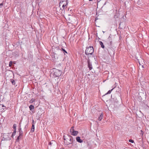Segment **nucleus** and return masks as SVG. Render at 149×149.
I'll list each match as a JSON object with an SVG mask.
<instances>
[{
	"label": "nucleus",
	"mask_w": 149,
	"mask_h": 149,
	"mask_svg": "<svg viewBox=\"0 0 149 149\" xmlns=\"http://www.w3.org/2000/svg\"><path fill=\"white\" fill-rule=\"evenodd\" d=\"M68 4V0H61L59 3V6L61 10H63L67 7Z\"/></svg>",
	"instance_id": "nucleus-1"
},
{
	"label": "nucleus",
	"mask_w": 149,
	"mask_h": 149,
	"mask_svg": "<svg viewBox=\"0 0 149 149\" xmlns=\"http://www.w3.org/2000/svg\"><path fill=\"white\" fill-rule=\"evenodd\" d=\"M93 47H89L87 48L85 51L86 55L92 54L93 52Z\"/></svg>",
	"instance_id": "nucleus-2"
},
{
	"label": "nucleus",
	"mask_w": 149,
	"mask_h": 149,
	"mask_svg": "<svg viewBox=\"0 0 149 149\" xmlns=\"http://www.w3.org/2000/svg\"><path fill=\"white\" fill-rule=\"evenodd\" d=\"M54 74L55 77H58L61 75L62 72L58 70L55 69Z\"/></svg>",
	"instance_id": "nucleus-3"
},
{
	"label": "nucleus",
	"mask_w": 149,
	"mask_h": 149,
	"mask_svg": "<svg viewBox=\"0 0 149 149\" xmlns=\"http://www.w3.org/2000/svg\"><path fill=\"white\" fill-rule=\"evenodd\" d=\"M70 132L72 133V134L74 136H76L78 133V132L74 130L73 127H72L70 130Z\"/></svg>",
	"instance_id": "nucleus-4"
},
{
	"label": "nucleus",
	"mask_w": 149,
	"mask_h": 149,
	"mask_svg": "<svg viewBox=\"0 0 149 149\" xmlns=\"http://www.w3.org/2000/svg\"><path fill=\"white\" fill-rule=\"evenodd\" d=\"M64 142L66 143L67 145L71 144L72 142V141L71 140V138L70 137L68 139H64Z\"/></svg>",
	"instance_id": "nucleus-5"
},
{
	"label": "nucleus",
	"mask_w": 149,
	"mask_h": 149,
	"mask_svg": "<svg viewBox=\"0 0 149 149\" xmlns=\"http://www.w3.org/2000/svg\"><path fill=\"white\" fill-rule=\"evenodd\" d=\"M6 107L3 105H0V111L1 112H3L6 109Z\"/></svg>",
	"instance_id": "nucleus-6"
},
{
	"label": "nucleus",
	"mask_w": 149,
	"mask_h": 149,
	"mask_svg": "<svg viewBox=\"0 0 149 149\" xmlns=\"http://www.w3.org/2000/svg\"><path fill=\"white\" fill-rule=\"evenodd\" d=\"M87 62L88 67L89 68L90 70H91L92 68V67L89 59H88Z\"/></svg>",
	"instance_id": "nucleus-7"
},
{
	"label": "nucleus",
	"mask_w": 149,
	"mask_h": 149,
	"mask_svg": "<svg viewBox=\"0 0 149 149\" xmlns=\"http://www.w3.org/2000/svg\"><path fill=\"white\" fill-rule=\"evenodd\" d=\"M19 126L18 129L19 132V134L20 136H23V131L22 130V128L21 126V122H20L19 124Z\"/></svg>",
	"instance_id": "nucleus-8"
},
{
	"label": "nucleus",
	"mask_w": 149,
	"mask_h": 149,
	"mask_svg": "<svg viewBox=\"0 0 149 149\" xmlns=\"http://www.w3.org/2000/svg\"><path fill=\"white\" fill-rule=\"evenodd\" d=\"M3 139L5 140H10V138L8 136V135L5 134L3 135Z\"/></svg>",
	"instance_id": "nucleus-9"
},
{
	"label": "nucleus",
	"mask_w": 149,
	"mask_h": 149,
	"mask_svg": "<svg viewBox=\"0 0 149 149\" xmlns=\"http://www.w3.org/2000/svg\"><path fill=\"white\" fill-rule=\"evenodd\" d=\"M108 51L109 54L111 55V54H114V52L113 51L112 49L110 48H109L108 49Z\"/></svg>",
	"instance_id": "nucleus-10"
},
{
	"label": "nucleus",
	"mask_w": 149,
	"mask_h": 149,
	"mask_svg": "<svg viewBox=\"0 0 149 149\" xmlns=\"http://www.w3.org/2000/svg\"><path fill=\"white\" fill-rule=\"evenodd\" d=\"M76 139L77 142L80 143H81L83 142V141L80 139V138L79 136L77 137Z\"/></svg>",
	"instance_id": "nucleus-11"
},
{
	"label": "nucleus",
	"mask_w": 149,
	"mask_h": 149,
	"mask_svg": "<svg viewBox=\"0 0 149 149\" xmlns=\"http://www.w3.org/2000/svg\"><path fill=\"white\" fill-rule=\"evenodd\" d=\"M108 41L109 42V43L110 44V45H111L112 42L111 38L110 36H109V38H108Z\"/></svg>",
	"instance_id": "nucleus-12"
},
{
	"label": "nucleus",
	"mask_w": 149,
	"mask_h": 149,
	"mask_svg": "<svg viewBox=\"0 0 149 149\" xmlns=\"http://www.w3.org/2000/svg\"><path fill=\"white\" fill-rule=\"evenodd\" d=\"M10 82L12 83L13 85H15V81L13 79H11L10 80Z\"/></svg>",
	"instance_id": "nucleus-13"
},
{
	"label": "nucleus",
	"mask_w": 149,
	"mask_h": 149,
	"mask_svg": "<svg viewBox=\"0 0 149 149\" xmlns=\"http://www.w3.org/2000/svg\"><path fill=\"white\" fill-rule=\"evenodd\" d=\"M23 136H20V135H19V136L17 137V139H16V141L19 142V140L20 139H21V137H22Z\"/></svg>",
	"instance_id": "nucleus-14"
},
{
	"label": "nucleus",
	"mask_w": 149,
	"mask_h": 149,
	"mask_svg": "<svg viewBox=\"0 0 149 149\" xmlns=\"http://www.w3.org/2000/svg\"><path fill=\"white\" fill-rule=\"evenodd\" d=\"M103 117V115L102 113L101 114L99 117L98 118V120L99 121H101Z\"/></svg>",
	"instance_id": "nucleus-15"
},
{
	"label": "nucleus",
	"mask_w": 149,
	"mask_h": 149,
	"mask_svg": "<svg viewBox=\"0 0 149 149\" xmlns=\"http://www.w3.org/2000/svg\"><path fill=\"white\" fill-rule=\"evenodd\" d=\"M56 144V142L54 141H52V142H51L49 143V145H52L53 144L52 146H54V144Z\"/></svg>",
	"instance_id": "nucleus-16"
},
{
	"label": "nucleus",
	"mask_w": 149,
	"mask_h": 149,
	"mask_svg": "<svg viewBox=\"0 0 149 149\" xmlns=\"http://www.w3.org/2000/svg\"><path fill=\"white\" fill-rule=\"evenodd\" d=\"M99 43H100V45H101V47L102 48H104V45H103V43H102V41H99Z\"/></svg>",
	"instance_id": "nucleus-17"
},
{
	"label": "nucleus",
	"mask_w": 149,
	"mask_h": 149,
	"mask_svg": "<svg viewBox=\"0 0 149 149\" xmlns=\"http://www.w3.org/2000/svg\"><path fill=\"white\" fill-rule=\"evenodd\" d=\"M30 110L31 111L34 109V106L32 105H30L29 107Z\"/></svg>",
	"instance_id": "nucleus-18"
},
{
	"label": "nucleus",
	"mask_w": 149,
	"mask_h": 149,
	"mask_svg": "<svg viewBox=\"0 0 149 149\" xmlns=\"http://www.w3.org/2000/svg\"><path fill=\"white\" fill-rule=\"evenodd\" d=\"M16 127H17V125L15 124H13V128L14 129V130H16Z\"/></svg>",
	"instance_id": "nucleus-19"
},
{
	"label": "nucleus",
	"mask_w": 149,
	"mask_h": 149,
	"mask_svg": "<svg viewBox=\"0 0 149 149\" xmlns=\"http://www.w3.org/2000/svg\"><path fill=\"white\" fill-rule=\"evenodd\" d=\"M13 65V62L12 61H10L9 62V67H11Z\"/></svg>",
	"instance_id": "nucleus-20"
},
{
	"label": "nucleus",
	"mask_w": 149,
	"mask_h": 149,
	"mask_svg": "<svg viewBox=\"0 0 149 149\" xmlns=\"http://www.w3.org/2000/svg\"><path fill=\"white\" fill-rule=\"evenodd\" d=\"M114 88H113L112 89H111V90H109L107 93L106 94H105V95L107 94H110L111 93V91L113 90V89Z\"/></svg>",
	"instance_id": "nucleus-21"
},
{
	"label": "nucleus",
	"mask_w": 149,
	"mask_h": 149,
	"mask_svg": "<svg viewBox=\"0 0 149 149\" xmlns=\"http://www.w3.org/2000/svg\"><path fill=\"white\" fill-rule=\"evenodd\" d=\"M35 101V100L33 99H32L29 102L30 103H33L34 101Z\"/></svg>",
	"instance_id": "nucleus-22"
},
{
	"label": "nucleus",
	"mask_w": 149,
	"mask_h": 149,
	"mask_svg": "<svg viewBox=\"0 0 149 149\" xmlns=\"http://www.w3.org/2000/svg\"><path fill=\"white\" fill-rule=\"evenodd\" d=\"M16 133V130H14V131L12 134V136H14L15 135Z\"/></svg>",
	"instance_id": "nucleus-23"
},
{
	"label": "nucleus",
	"mask_w": 149,
	"mask_h": 149,
	"mask_svg": "<svg viewBox=\"0 0 149 149\" xmlns=\"http://www.w3.org/2000/svg\"><path fill=\"white\" fill-rule=\"evenodd\" d=\"M34 122V121L33 120V122H32V128H33V129H34L35 128V127H34V123L33 124V122Z\"/></svg>",
	"instance_id": "nucleus-24"
},
{
	"label": "nucleus",
	"mask_w": 149,
	"mask_h": 149,
	"mask_svg": "<svg viewBox=\"0 0 149 149\" xmlns=\"http://www.w3.org/2000/svg\"><path fill=\"white\" fill-rule=\"evenodd\" d=\"M34 131V129L31 128V132H33Z\"/></svg>",
	"instance_id": "nucleus-25"
},
{
	"label": "nucleus",
	"mask_w": 149,
	"mask_h": 149,
	"mask_svg": "<svg viewBox=\"0 0 149 149\" xmlns=\"http://www.w3.org/2000/svg\"><path fill=\"white\" fill-rule=\"evenodd\" d=\"M129 141L130 142H131V143H133L134 142V141L133 140H132V139H130L129 140Z\"/></svg>",
	"instance_id": "nucleus-26"
},
{
	"label": "nucleus",
	"mask_w": 149,
	"mask_h": 149,
	"mask_svg": "<svg viewBox=\"0 0 149 149\" xmlns=\"http://www.w3.org/2000/svg\"><path fill=\"white\" fill-rule=\"evenodd\" d=\"M3 3H0V8H1V6H3Z\"/></svg>",
	"instance_id": "nucleus-27"
},
{
	"label": "nucleus",
	"mask_w": 149,
	"mask_h": 149,
	"mask_svg": "<svg viewBox=\"0 0 149 149\" xmlns=\"http://www.w3.org/2000/svg\"><path fill=\"white\" fill-rule=\"evenodd\" d=\"M62 50L63 51H64V52H65L66 53H67V52L64 49L62 48Z\"/></svg>",
	"instance_id": "nucleus-28"
},
{
	"label": "nucleus",
	"mask_w": 149,
	"mask_h": 149,
	"mask_svg": "<svg viewBox=\"0 0 149 149\" xmlns=\"http://www.w3.org/2000/svg\"><path fill=\"white\" fill-rule=\"evenodd\" d=\"M28 127V125H26L25 126V127H24V129H26V128H27V127Z\"/></svg>",
	"instance_id": "nucleus-29"
},
{
	"label": "nucleus",
	"mask_w": 149,
	"mask_h": 149,
	"mask_svg": "<svg viewBox=\"0 0 149 149\" xmlns=\"http://www.w3.org/2000/svg\"><path fill=\"white\" fill-rule=\"evenodd\" d=\"M70 10V11H71V9H70V8H68V10Z\"/></svg>",
	"instance_id": "nucleus-30"
},
{
	"label": "nucleus",
	"mask_w": 149,
	"mask_h": 149,
	"mask_svg": "<svg viewBox=\"0 0 149 149\" xmlns=\"http://www.w3.org/2000/svg\"><path fill=\"white\" fill-rule=\"evenodd\" d=\"M17 43H18V44H20V42H17Z\"/></svg>",
	"instance_id": "nucleus-31"
},
{
	"label": "nucleus",
	"mask_w": 149,
	"mask_h": 149,
	"mask_svg": "<svg viewBox=\"0 0 149 149\" xmlns=\"http://www.w3.org/2000/svg\"><path fill=\"white\" fill-rule=\"evenodd\" d=\"M13 136H12V135H11V137H13Z\"/></svg>",
	"instance_id": "nucleus-32"
},
{
	"label": "nucleus",
	"mask_w": 149,
	"mask_h": 149,
	"mask_svg": "<svg viewBox=\"0 0 149 149\" xmlns=\"http://www.w3.org/2000/svg\"><path fill=\"white\" fill-rule=\"evenodd\" d=\"M68 16H71V15H69H69H68Z\"/></svg>",
	"instance_id": "nucleus-33"
},
{
	"label": "nucleus",
	"mask_w": 149,
	"mask_h": 149,
	"mask_svg": "<svg viewBox=\"0 0 149 149\" xmlns=\"http://www.w3.org/2000/svg\"><path fill=\"white\" fill-rule=\"evenodd\" d=\"M139 64L140 65H141L140 64V63L139 62Z\"/></svg>",
	"instance_id": "nucleus-34"
},
{
	"label": "nucleus",
	"mask_w": 149,
	"mask_h": 149,
	"mask_svg": "<svg viewBox=\"0 0 149 149\" xmlns=\"http://www.w3.org/2000/svg\"><path fill=\"white\" fill-rule=\"evenodd\" d=\"M141 66L143 68V65H141Z\"/></svg>",
	"instance_id": "nucleus-35"
},
{
	"label": "nucleus",
	"mask_w": 149,
	"mask_h": 149,
	"mask_svg": "<svg viewBox=\"0 0 149 149\" xmlns=\"http://www.w3.org/2000/svg\"><path fill=\"white\" fill-rule=\"evenodd\" d=\"M90 1H92V0H89Z\"/></svg>",
	"instance_id": "nucleus-36"
}]
</instances>
